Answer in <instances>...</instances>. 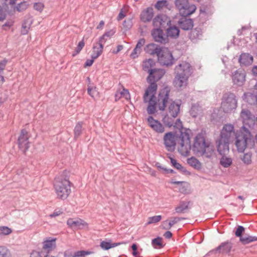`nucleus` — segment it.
I'll return each mask as SVG.
<instances>
[{"instance_id":"obj_1","label":"nucleus","mask_w":257,"mask_h":257,"mask_svg":"<svg viewBox=\"0 0 257 257\" xmlns=\"http://www.w3.org/2000/svg\"><path fill=\"white\" fill-rule=\"evenodd\" d=\"M235 141V145L239 152L242 153L246 148H251L254 144L252 135L249 130L242 126L239 131L234 130L233 125L227 123L223 125L216 144L220 161H232L228 156L229 145Z\"/></svg>"},{"instance_id":"obj_2","label":"nucleus","mask_w":257,"mask_h":257,"mask_svg":"<svg viewBox=\"0 0 257 257\" xmlns=\"http://www.w3.org/2000/svg\"><path fill=\"white\" fill-rule=\"evenodd\" d=\"M176 129L175 134L168 132L164 136V145L169 151H174L176 142L179 145V152L183 156H187L191 150V142L189 133L191 131L183 127L180 119H177L173 125Z\"/></svg>"},{"instance_id":"obj_3","label":"nucleus","mask_w":257,"mask_h":257,"mask_svg":"<svg viewBox=\"0 0 257 257\" xmlns=\"http://www.w3.org/2000/svg\"><path fill=\"white\" fill-rule=\"evenodd\" d=\"M165 73V71L164 69L155 68L150 70L147 78L150 85L146 89L143 95V101L145 103H148L147 110L149 114H152L155 110L156 102L154 100V98L158 89L156 82L159 80Z\"/></svg>"},{"instance_id":"obj_4","label":"nucleus","mask_w":257,"mask_h":257,"mask_svg":"<svg viewBox=\"0 0 257 257\" xmlns=\"http://www.w3.org/2000/svg\"><path fill=\"white\" fill-rule=\"evenodd\" d=\"M191 149L196 156H201L203 159L213 160L215 158L214 146L205 142L202 134H198L195 137Z\"/></svg>"},{"instance_id":"obj_5","label":"nucleus","mask_w":257,"mask_h":257,"mask_svg":"<svg viewBox=\"0 0 257 257\" xmlns=\"http://www.w3.org/2000/svg\"><path fill=\"white\" fill-rule=\"evenodd\" d=\"M53 186L57 198L59 199H66L71 192V182L69 178L63 174H60L55 177Z\"/></svg>"},{"instance_id":"obj_6","label":"nucleus","mask_w":257,"mask_h":257,"mask_svg":"<svg viewBox=\"0 0 257 257\" xmlns=\"http://www.w3.org/2000/svg\"><path fill=\"white\" fill-rule=\"evenodd\" d=\"M191 66L186 62H182L175 67L174 85L177 88L185 87L187 84L189 77L191 76Z\"/></svg>"},{"instance_id":"obj_7","label":"nucleus","mask_w":257,"mask_h":257,"mask_svg":"<svg viewBox=\"0 0 257 257\" xmlns=\"http://www.w3.org/2000/svg\"><path fill=\"white\" fill-rule=\"evenodd\" d=\"M170 91V87L166 86L160 90L157 100L156 94L155 95L154 100L156 102V108L153 114L156 112L157 105L160 110H164L167 106L169 105L171 102L173 101L172 99L169 98Z\"/></svg>"},{"instance_id":"obj_8","label":"nucleus","mask_w":257,"mask_h":257,"mask_svg":"<svg viewBox=\"0 0 257 257\" xmlns=\"http://www.w3.org/2000/svg\"><path fill=\"white\" fill-rule=\"evenodd\" d=\"M237 101L236 96L233 93L228 92L222 96L221 108L225 113L231 112L237 107Z\"/></svg>"},{"instance_id":"obj_9","label":"nucleus","mask_w":257,"mask_h":257,"mask_svg":"<svg viewBox=\"0 0 257 257\" xmlns=\"http://www.w3.org/2000/svg\"><path fill=\"white\" fill-rule=\"evenodd\" d=\"M157 57L158 62L162 65L170 66L173 64L174 58L172 53L167 48L162 47Z\"/></svg>"},{"instance_id":"obj_10","label":"nucleus","mask_w":257,"mask_h":257,"mask_svg":"<svg viewBox=\"0 0 257 257\" xmlns=\"http://www.w3.org/2000/svg\"><path fill=\"white\" fill-rule=\"evenodd\" d=\"M171 24V21L165 15H160L156 17L153 20V25L154 27L162 29H165Z\"/></svg>"},{"instance_id":"obj_11","label":"nucleus","mask_w":257,"mask_h":257,"mask_svg":"<svg viewBox=\"0 0 257 257\" xmlns=\"http://www.w3.org/2000/svg\"><path fill=\"white\" fill-rule=\"evenodd\" d=\"M28 132L26 130H22L18 138V142L19 147L23 152H25L29 148V142Z\"/></svg>"},{"instance_id":"obj_12","label":"nucleus","mask_w":257,"mask_h":257,"mask_svg":"<svg viewBox=\"0 0 257 257\" xmlns=\"http://www.w3.org/2000/svg\"><path fill=\"white\" fill-rule=\"evenodd\" d=\"M151 35L156 42L166 44L169 41L167 36L164 33L162 29L159 28L154 29L151 32Z\"/></svg>"},{"instance_id":"obj_13","label":"nucleus","mask_w":257,"mask_h":257,"mask_svg":"<svg viewBox=\"0 0 257 257\" xmlns=\"http://www.w3.org/2000/svg\"><path fill=\"white\" fill-rule=\"evenodd\" d=\"M232 79L233 84L238 86L243 85L245 81V74L243 70H237L232 74Z\"/></svg>"},{"instance_id":"obj_14","label":"nucleus","mask_w":257,"mask_h":257,"mask_svg":"<svg viewBox=\"0 0 257 257\" xmlns=\"http://www.w3.org/2000/svg\"><path fill=\"white\" fill-rule=\"evenodd\" d=\"M147 120L149 126L155 132L162 134L165 132L164 126L159 120L155 119L153 116H149Z\"/></svg>"},{"instance_id":"obj_15","label":"nucleus","mask_w":257,"mask_h":257,"mask_svg":"<svg viewBox=\"0 0 257 257\" xmlns=\"http://www.w3.org/2000/svg\"><path fill=\"white\" fill-rule=\"evenodd\" d=\"M196 10V7L193 4H190L188 2L184 6H182L178 9L180 15L184 17L190 16L195 12Z\"/></svg>"},{"instance_id":"obj_16","label":"nucleus","mask_w":257,"mask_h":257,"mask_svg":"<svg viewBox=\"0 0 257 257\" xmlns=\"http://www.w3.org/2000/svg\"><path fill=\"white\" fill-rule=\"evenodd\" d=\"M67 224L70 227H77L80 229L87 227L88 226V224L86 222L80 218H69L67 221Z\"/></svg>"},{"instance_id":"obj_17","label":"nucleus","mask_w":257,"mask_h":257,"mask_svg":"<svg viewBox=\"0 0 257 257\" xmlns=\"http://www.w3.org/2000/svg\"><path fill=\"white\" fill-rule=\"evenodd\" d=\"M180 103L173 100L168 105V113L173 118L176 117L180 112Z\"/></svg>"},{"instance_id":"obj_18","label":"nucleus","mask_w":257,"mask_h":257,"mask_svg":"<svg viewBox=\"0 0 257 257\" xmlns=\"http://www.w3.org/2000/svg\"><path fill=\"white\" fill-rule=\"evenodd\" d=\"M43 248L46 251H36L32 252L30 257H47L48 256V238H46L43 242Z\"/></svg>"},{"instance_id":"obj_19","label":"nucleus","mask_w":257,"mask_h":257,"mask_svg":"<svg viewBox=\"0 0 257 257\" xmlns=\"http://www.w3.org/2000/svg\"><path fill=\"white\" fill-rule=\"evenodd\" d=\"M165 30H166L167 38L170 37L172 39H176L179 37L180 30L178 27L175 26H172L171 24Z\"/></svg>"},{"instance_id":"obj_20","label":"nucleus","mask_w":257,"mask_h":257,"mask_svg":"<svg viewBox=\"0 0 257 257\" xmlns=\"http://www.w3.org/2000/svg\"><path fill=\"white\" fill-rule=\"evenodd\" d=\"M162 47L157 45L154 43H150L146 45L144 48L146 53L150 54L151 55H155L159 54L160 50Z\"/></svg>"},{"instance_id":"obj_21","label":"nucleus","mask_w":257,"mask_h":257,"mask_svg":"<svg viewBox=\"0 0 257 257\" xmlns=\"http://www.w3.org/2000/svg\"><path fill=\"white\" fill-rule=\"evenodd\" d=\"M202 34V29L200 28H196L191 30L189 34V38L193 43H196L198 40L201 39Z\"/></svg>"},{"instance_id":"obj_22","label":"nucleus","mask_w":257,"mask_h":257,"mask_svg":"<svg viewBox=\"0 0 257 257\" xmlns=\"http://www.w3.org/2000/svg\"><path fill=\"white\" fill-rule=\"evenodd\" d=\"M253 57L248 53L241 54L239 58V62L241 65L246 66L252 63Z\"/></svg>"},{"instance_id":"obj_23","label":"nucleus","mask_w":257,"mask_h":257,"mask_svg":"<svg viewBox=\"0 0 257 257\" xmlns=\"http://www.w3.org/2000/svg\"><path fill=\"white\" fill-rule=\"evenodd\" d=\"M202 106L198 103H196L192 104L189 112L193 117L196 118L202 113Z\"/></svg>"},{"instance_id":"obj_24","label":"nucleus","mask_w":257,"mask_h":257,"mask_svg":"<svg viewBox=\"0 0 257 257\" xmlns=\"http://www.w3.org/2000/svg\"><path fill=\"white\" fill-rule=\"evenodd\" d=\"M156 62L153 59H149L144 61L143 63V69L144 71L147 72L148 73L150 72V70L155 69Z\"/></svg>"},{"instance_id":"obj_25","label":"nucleus","mask_w":257,"mask_h":257,"mask_svg":"<svg viewBox=\"0 0 257 257\" xmlns=\"http://www.w3.org/2000/svg\"><path fill=\"white\" fill-rule=\"evenodd\" d=\"M180 220V218L178 217H172L170 221L166 220L162 223V228L166 230L170 229L174 224Z\"/></svg>"},{"instance_id":"obj_26","label":"nucleus","mask_w":257,"mask_h":257,"mask_svg":"<svg viewBox=\"0 0 257 257\" xmlns=\"http://www.w3.org/2000/svg\"><path fill=\"white\" fill-rule=\"evenodd\" d=\"M180 27L184 30L192 29L193 26V22L190 19H184L180 21Z\"/></svg>"},{"instance_id":"obj_27","label":"nucleus","mask_w":257,"mask_h":257,"mask_svg":"<svg viewBox=\"0 0 257 257\" xmlns=\"http://www.w3.org/2000/svg\"><path fill=\"white\" fill-rule=\"evenodd\" d=\"M153 16V10L148 8L145 13L141 14V19L144 22H148L152 20Z\"/></svg>"},{"instance_id":"obj_28","label":"nucleus","mask_w":257,"mask_h":257,"mask_svg":"<svg viewBox=\"0 0 257 257\" xmlns=\"http://www.w3.org/2000/svg\"><path fill=\"white\" fill-rule=\"evenodd\" d=\"M252 115L248 109H243L240 112V117L242 119L243 123L247 124L248 121L252 119Z\"/></svg>"},{"instance_id":"obj_29","label":"nucleus","mask_w":257,"mask_h":257,"mask_svg":"<svg viewBox=\"0 0 257 257\" xmlns=\"http://www.w3.org/2000/svg\"><path fill=\"white\" fill-rule=\"evenodd\" d=\"M103 49V46H98L97 43L93 46V52L91 54V58L96 59L102 53Z\"/></svg>"},{"instance_id":"obj_30","label":"nucleus","mask_w":257,"mask_h":257,"mask_svg":"<svg viewBox=\"0 0 257 257\" xmlns=\"http://www.w3.org/2000/svg\"><path fill=\"white\" fill-rule=\"evenodd\" d=\"M122 244H123V242L111 243L110 240L109 241H102L100 243V246L102 249L107 250Z\"/></svg>"},{"instance_id":"obj_31","label":"nucleus","mask_w":257,"mask_h":257,"mask_svg":"<svg viewBox=\"0 0 257 257\" xmlns=\"http://www.w3.org/2000/svg\"><path fill=\"white\" fill-rule=\"evenodd\" d=\"M189 202L182 201L175 208V211L178 213H184L185 210L188 209Z\"/></svg>"},{"instance_id":"obj_32","label":"nucleus","mask_w":257,"mask_h":257,"mask_svg":"<svg viewBox=\"0 0 257 257\" xmlns=\"http://www.w3.org/2000/svg\"><path fill=\"white\" fill-rule=\"evenodd\" d=\"M82 125L83 122L82 121H79L76 124L74 127V138L75 140L77 139L82 134Z\"/></svg>"},{"instance_id":"obj_33","label":"nucleus","mask_w":257,"mask_h":257,"mask_svg":"<svg viewBox=\"0 0 257 257\" xmlns=\"http://www.w3.org/2000/svg\"><path fill=\"white\" fill-rule=\"evenodd\" d=\"M231 247L232 245L230 243L224 242L219 246L217 249L223 253H228L230 251Z\"/></svg>"},{"instance_id":"obj_34","label":"nucleus","mask_w":257,"mask_h":257,"mask_svg":"<svg viewBox=\"0 0 257 257\" xmlns=\"http://www.w3.org/2000/svg\"><path fill=\"white\" fill-rule=\"evenodd\" d=\"M162 240V238L158 237L152 240V244L155 248L160 249L164 246Z\"/></svg>"},{"instance_id":"obj_35","label":"nucleus","mask_w":257,"mask_h":257,"mask_svg":"<svg viewBox=\"0 0 257 257\" xmlns=\"http://www.w3.org/2000/svg\"><path fill=\"white\" fill-rule=\"evenodd\" d=\"M179 191L181 193L186 194L190 193V184L185 182L182 185H180L179 187Z\"/></svg>"},{"instance_id":"obj_36","label":"nucleus","mask_w":257,"mask_h":257,"mask_svg":"<svg viewBox=\"0 0 257 257\" xmlns=\"http://www.w3.org/2000/svg\"><path fill=\"white\" fill-rule=\"evenodd\" d=\"M240 241L244 244H247L251 242L257 240V237H252L251 236H240Z\"/></svg>"},{"instance_id":"obj_37","label":"nucleus","mask_w":257,"mask_h":257,"mask_svg":"<svg viewBox=\"0 0 257 257\" xmlns=\"http://www.w3.org/2000/svg\"><path fill=\"white\" fill-rule=\"evenodd\" d=\"M0 257H12L10 250L6 246H0Z\"/></svg>"},{"instance_id":"obj_38","label":"nucleus","mask_w":257,"mask_h":257,"mask_svg":"<svg viewBox=\"0 0 257 257\" xmlns=\"http://www.w3.org/2000/svg\"><path fill=\"white\" fill-rule=\"evenodd\" d=\"M162 121L164 124V125L168 127H171L173 125L174 120L173 118L170 117L169 116V114L166 115L162 119Z\"/></svg>"},{"instance_id":"obj_39","label":"nucleus","mask_w":257,"mask_h":257,"mask_svg":"<svg viewBox=\"0 0 257 257\" xmlns=\"http://www.w3.org/2000/svg\"><path fill=\"white\" fill-rule=\"evenodd\" d=\"M155 166L161 172L166 173L173 172L172 170L168 169L165 165L161 164L160 162H157L155 164Z\"/></svg>"},{"instance_id":"obj_40","label":"nucleus","mask_w":257,"mask_h":257,"mask_svg":"<svg viewBox=\"0 0 257 257\" xmlns=\"http://www.w3.org/2000/svg\"><path fill=\"white\" fill-rule=\"evenodd\" d=\"M92 252L88 250H78L74 252V257H86L90 255Z\"/></svg>"},{"instance_id":"obj_41","label":"nucleus","mask_w":257,"mask_h":257,"mask_svg":"<svg viewBox=\"0 0 257 257\" xmlns=\"http://www.w3.org/2000/svg\"><path fill=\"white\" fill-rule=\"evenodd\" d=\"M12 232V229L6 226H0V236L7 235Z\"/></svg>"},{"instance_id":"obj_42","label":"nucleus","mask_w":257,"mask_h":257,"mask_svg":"<svg viewBox=\"0 0 257 257\" xmlns=\"http://www.w3.org/2000/svg\"><path fill=\"white\" fill-rule=\"evenodd\" d=\"M162 219L161 215H157L152 217H150L148 218V224H150L152 223H157L161 221Z\"/></svg>"},{"instance_id":"obj_43","label":"nucleus","mask_w":257,"mask_h":257,"mask_svg":"<svg viewBox=\"0 0 257 257\" xmlns=\"http://www.w3.org/2000/svg\"><path fill=\"white\" fill-rule=\"evenodd\" d=\"M31 24L25 21L23 24L21 29V34L26 35L28 33Z\"/></svg>"},{"instance_id":"obj_44","label":"nucleus","mask_w":257,"mask_h":257,"mask_svg":"<svg viewBox=\"0 0 257 257\" xmlns=\"http://www.w3.org/2000/svg\"><path fill=\"white\" fill-rule=\"evenodd\" d=\"M133 18H127L123 22V26L126 30L130 29L133 26Z\"/></svg>"},{"instance_id":"obj_45","label":"nucleus","mask_w":257,"mask_h":257,"mask_svg":"<svg viewBox=\"0 0 257 257\" xmlns=\"http://www.w3.org/2000/svg\"><path fill=\"white\" fill-rule=\"evenodd\" d=\"M168 4V2L166 0L159 1L155 4V7L157 9L160 10L163 8L166 7Z\"/></svg>"},{"instance_id":"obj_46","label":"nucleus","mask_w":257,"mask_h":257,"mask_svg":"<svg viewBox=\"0 0 257 257\" xmlns=\"http://www.w3.org/2000/svg\"><path fill=\"white\" fill-rule=\"evenodd\" d=\"M120 95L119 96V97H124L126 100H129L131 99V96L130 94L129 93V91L127 89L123 88L122 91H119Z\"/></svg>"},{"instance_id":"obj_47","label":"nucleus","mask_w":257,"mask_h":257,"mask_svg":"<svg viewBox=\"0 0 257 257\" xmlns=\"http://www.w3.org/2000/svg\"><path fill=\"white\" fill-rule=\"evenodd\" d=\"M8 62V60L6 59H4L0 62V73L3 71L5 69L6 65ZM0 78L3 81L4 80V77L3 76L0 75Z\"/></svg>"},{"instance_id":"obj_48","label":"nucleus","mask_w":257,"mask_h":257,"mask_svg":"<svg viewBox=\"0 0 257 257\" xmlns=\"http://www.w3.org/2000/svg\"><path fill=\"white\" fill-rule=\"evenodd\" d=\"M188 2V0H175V5L177 9H179L182 6H184Z\"/></svg>"},{"instance_id":"obj_49","label":"nucleus","mask_w":257,"mask_h":257,"mask_svg":"<svg viewBox=\"0 0 257 257\" xmlns=\"http://www.w3.org/2000/svg\"><path fill=\"white\" fill-rule=\"evenodd\" d=\"M141 52L142 49H139L135 47L133 50V52H132V53L131 54L130 56L131 58L135 59L139 56V55L141 54Z\"/></svg>"},{"instance_id":"obj_50","label":"nucleus","mask_w":257,"mask_h":257,"mask_svg":"<svg viewBox=\"0 0 257 257\" xmlns=\"http://www.w3.org/2000/svg\"><path fill=\"white\" fill-rule=\"evenodd\" d=\"M85 43L84 42L83 39L80 41L76 48L75 52L76 54H73V56H74L76 54H78L81 50L82 49L83 47L84 46Z\"/></svg>"},{"instance_id":"obj_51","label":"nucleus","mask_w":257,"mask_h":257,"mask_svg":"<svg viewBox=\"0 0 257 257\" xmlns=\"http://www.w3.org/2000/svg\"><path fill=\"white\" fill-rule=\"evenodd\" d=\"M188 165L193 168L199 170L201 168V164L200 162H187Z\"/></svg>"},{"instance_id":"obj_52","label":"nucleus","mask_w":257,"mask_h":257,"mask_svg":"<svg viewBox=\"0 0 257 257\" xmlns=\"http://www.w3.org/2000/svg\"><path fill=\"white\" fill-rule=\"evenodd\" d=\"M56 238H49V252L56 248Z\"/></svg>"},{"instance_id":"obj_53","label":"nucleus","mask_w":257,"mask_h":257,"mask_svg":"<svg viewBox=\"0 0 257 257\" xmlns=\"http://www.w3.org/2000/svg\"><path fill=\"white\" fill-rule=\"evenodd\" d=\"M244 231V227L241 226H239L235 231V234L236 236L240 237V236H242L241 234Z\"/></svg>"},{"instance_id":"obj_54","label":"nucleus","mask_w":257,"mask_h":257,"mask_svg":"<svg viewBox=\"0 0 257 257\" xmlns=\"http://www.w3.org/2000/svg\"><path fill=\"white\" fill-rule=\"evenodd\" d=\"M62 209L60 208H57L54 211V212L52 214H50L49 216H50L51 217H55L62 214Z\"/></svg>"},{"instance_id":"obj_55","label":"nucleus","mask_w":257,"mask_h":257,"mask_svg":"<svg viewBox=\"0 0 257 257\" xmlns=\"http://www.w3.org/2000/svg\"><path fill=\"white\" fill-rule=\"evenodd\" d=\"M146 40L144 38L140 39L137 42V44L136 46L137 48L139 49H142V47L145 45Z\"/></svg>"},{"instance_id":"obj_56","label":"nucleus","mask_w":257,"mask_h":257,"mask_svg":"<svg viewBox=\"0 0 257 257\" xmlns=\"http://www.w3.org/2000/svg\"><path fill=\"white\" fill-rule=\"evenodd\" d=\"M170 163L172 166H174L176 169L182 171L183 172L185 171V170L184 169L183 167L181 166L179 163L177 162H170Z\"/></svg>"},{"instance_id":"obj_57","label":"nucleus","mask_w":257,"mask_h":257,"mask_svg":"<svg viewBox=\"0 0 257 257\" xmlns=\"http://www.w3.org/2000/svg\"><path fill=\"white\" fill-rule=\"evenodd\" d=\"M43 7V4L41 3H36L34 5V9L38 11H42Z\"/></svg>"},{"instance_id":"obj_58","label":"nucleus","mask_w":257,"mask_h":257,"mask_svg":"<svg viewBox=\"0 0 257 257\" xmlns=\"http://www.w3.org/2000/svg\"><path fill=\"white\" fill-rule=\"evenodd\" d=\"M95 88V87H94V88H93L92 87H88V88H87V92L88 94L92 97H94L95 94L96 93Z\"/></svg>"},{"instance_id":"obj_59","label":"nucleus","mask_w":257,"mask_h":257,"mask_svg":"<svg viewBox=\"0 0 257 257\" xmlns=\"http://www.w3.org/2000/svg\"><path fill=\"white\" fill-rule=\"evenodd\" d=\"M251 153L247 152L243 155V158H241L242 161H251Z\"/></svg>"},{"instance_id":"obj_60","label":"nucleus","mask_w":257,"mask_h":257,"mask_svg":"<svg viewBox=\"0 0 257 257\" xmlns=\"http://www.w3.org/2000/svg\"><path fill=\"white\" fill-rule=\"evenodd\" d=\"M6 13L3 8L0 6V21H4L6 18Z\"/></svg>"},{"instance_id":"obj_61","label":"nucleus","mask_w":257,"mask_h":257,"mask_svg":"<svg viewBox=\"0 0 257 257\" xmlns=\"http://www.w3.org/2000/svg\"><path fill=\"white\" fill-rule=\"evenodd\" d=\"M74 252L73 253L70 250H66L64 252V257H74Z\"/></svg>"},{"instance_id":"obj_62","label":"nucleus","mask_w":257,"mask_h":257,"mask_svg":"<svg viewBox=\"0 0 257 257\" xmlns=\"http://www.w3.org/2000/svg\"><path fill=\"white\" fill-rule=\"evenodd\" d=\"M107 40L104 38L103 39V37L101 36L99 39L98 42L97 43V44L98 45V46H103V44H104Z\"/></svg>"},{"instance_id":"obj_63","label":"nucleus","mask_w":257,"mask_h":257,"mask_svg":"<svg viewBox=\"0 0 257 257\" xmlns=\"http://www.w3.org/2000/svg\"><path fill=\"white\" fill-rule=\"evenodd\" d=\"M95 59H93V58H92L91 59H87L85 63V64H84V66L85 67H87V66H90L92 65L93 62H94V60H95Z\"/></svg>"},{"instance_id":"obj_64","label":"nucleus","mask_w":257,"mask_h":257,"mask_svg":"<svg viewBox=\"0 0 257 257\" xmlns=\"http://www.w3.org/2000/svg\"><path fill=\"white\" fill-rule=\"evenodd\" d=\"M115 31L113 30H110L105 33V36H107L108 37H111L115 34Z\"/></svg>"}]
</instances>
